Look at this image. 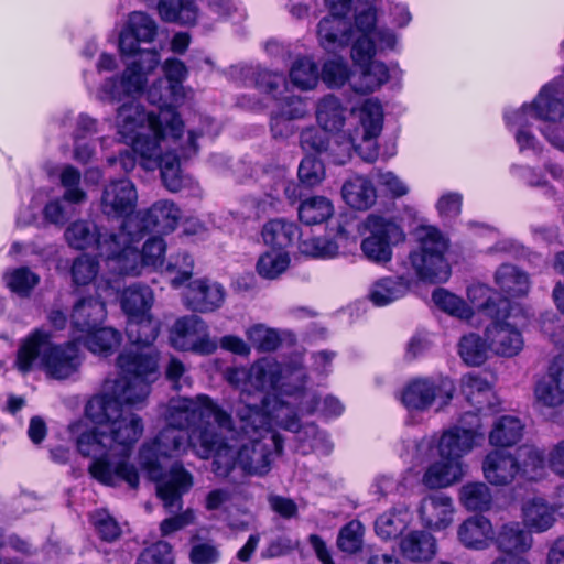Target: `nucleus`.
<instances>
[{
  "label": "nucleus",
  "instance_id": "obj_5",
  "mask_svg": "<svg viewBox=\"0 0 564 564\" xmlns=\"http://www.w3.org/2000/svg\"><path fill=\"white\" fill-rule=\"evenodd\" d=\"M15 364L23 373L41 367L52 378L66 379L78 370L80 360L76 343L53 345L48 332L35 329L20 346Z\"/></svg>",
  "mask_w": 564,
  "mask_h": 564
},
{
  "label": "nucleus",
  "instance_id": "obj_11",
  "mask_svg": "<svg viewBox=\"0 0 564 564\" xmlns=\"http://www.w3.org/2000/svg\"><path fill=\"white\" fill-rule=\"evenodd\" d=\"M364 236L360 250L364 257L376 264L386 265L392 259L393 247L405 240V234L392 218L369 214L362 221Z\"/></svg>",
  "mask_w": 564,
  "mask_h": 564
},
{
  "label": "nucleus",
  "instance_id": "obj_8",
  "mask_svg": "<svg viewBox=\"0 0 564 564\" xmlns=\"http://www.w3.org/2000/svg\"><path fill=\"white\" fill-rule=\"evenodd\" d=\"M564 79L557 77L551 83L544 85L536 98L531 105H523L521 109L508 111L505 113V120L508 126H518L516 133L517 143L520 150H536L535 137L528 131L529 111L533 112L534 118L556 122L564 118Z\"/></svg>",
  "mask_w": 564,
  "mask_h": 564
},
{
  "label": "nucleus",
  "instance_id": "obj_34",
  "mask_svg": "<svg viewBox=\"0 0 564 564\" xmlns=\"http://www.w3.org/2000/svg\"><path fill=\"white\" fill-rule=\"evenodd\" d=\"M106 315L104 301L94 296L83 297L74 305L72 324L82 333L90 332L102 324Z\"/></svg>",
  "mask_w": 564,
  "mask_h": 564
},
{
  "label": "nucleus",
  "instance_id": "obj_57",
  "mask_svg": "<svg viewBox=\"0 0 564 564\" xmlns=\"http://www.w3.org/2000/svg\"><path fill=\"white\" fill-rule=\"evenodd\" d=\"M156 169L161 171V178L170 192H178L185 185V177L181 174L180 162L175 154L165 153Z\"/></svg>",
  "mask_w": 564,
  "mask_h": 564
},
{
  "label": "nucleus",
  "instance_id": "obj_43",
  "mask_svg": "<svg viewBox=\"0 0 564 564\" xmlns=\"http://www.w3.org/2000/svg\"><path fill=\"white\" fill-rule=\"evenodd\" d=\"M460 390L466 400L474 405L477 411L492 406L490 402V398L494 394L491 386L481 376L475 372L464 375L460 379Z\"/></svg>",
  "mask_w": 564,
  "mask_h": 564
},
{
  "label": "nucleus",
  "instance_id": "obj_36",
  "mask_svg": "<svg viewBox=\"0 0 564 564\" xmlns=\"http://www.w3.org/2000/svg\"><path fill=\"white\" fill-rule=\"evenodd\" d=\"M341 195L350 207L358 210L370 208L377 199L372 182L360 175H355L344 183Z\"/></svg>",
  "mask_w": 564,
  "mask_h": 564
},
{
  "label": "nucleus",
  "instance_id": "obj_6",
  "mask_svg": "<svg viewBox=\"0 0 564 564\" xmlns=\"http://www.w3.org/2000/svg\"><path fill=\"white\" fill-rule=\"evenodd\" d=\"M485 297L484 302L476 304L479 311L492 319L486 327V340L489 348L497 355L514 357L523 348L522 334L506 319L511 315L513 305L509 299L491 291L486 285H478L468 290V297L475 302L476 296Z\"/></svg>",
  "mask_w": 564,
  "mask_h": 564
},
{
  "label": "nucleus",
  "instance_id": "obj_20",
  "mask_svg": "<svg viewBox=\"0 0 564 564\" xmlns=\"http://www.w3.org/2000/svg\"><path fill=\"white\" fill-rule=\"evenodd\" d=\"M181 219L180 208L171 200H159L150 208L139 212L133 219L123 223H133L132 230L143 238L144 234L153 231L166 235L173 231Z\"/></svg>",
  "mask_w": 564,
  "mask_h": 564
},
{
  "label": "nucleus",
  "instance_id": "obj_35",
  "mask_svg": "<svg viewBox=\"0 0 564 564\" xmlns=\"http://www.w3.org/2000/svg\"><path fill=\"white\" fill-rule=\"evenodd\" d=\"M106 437L105 427L100 425L82 432L76 440L78 453L85 458H117Z\"/></svg>",
  "mask_w": 564,
  "mask_h": 564
},
{
  "label": "nucleus",
  "instance_id": "obj_44",
  "mask_svg": "<svg viewBox=\"0 0 564 564\" xmlns=\"http://www.w3.org/2000/svg\"><path fill=\"white\" fill-rule=\"evenodd\" d=\"M495 281L506 299L523 296L529 291L528 274L512 264H501L496 271Z\"/></svg>",
  "mask_w": 564,
  "mask_h": 564
},
{
  "label": "nucleus",
  "instance_id": "obj_51",
  "mask_svg": "<svg viewBox=\"0 0 564 564\" xmlns=\"http://www.w3.org/2000/svg\"><path fill=\"white\" fill-rule=\"evenodd\" d=\"M359 66L362 70L359 83L354 84V89L362 95L375 91L390 78L389 69L382 62L371 59L369 63Z\"/></svg>",
  "mask_w": 564,
  "mask_h": 564
},
{
  "label": "nucleus",
  "instance_id": "obj_39",
  "mask_svg": "<svg viewBox=\"0 0 564 564\" xmlns=\"http://www.w3.org/2000/svg\"><path fill=\"white\" fill-rule=\"evenodd\" d=\"M409 290V279L404 276H386L372 284L369 299L375 305L384 306L405 296Z\"/></svg>",
  "mask_w": 564,
  "mask_h": 564
},
{
  "label": "nucleus",
  "instance_id": "obj_54",
  "mask_svg": "<svg viewBox=\"0 0 564 564\" xmlns=\"http://www.w3.org/2000/svg\"><path fill=\"white\" fill-rule=\"evenodd\" d=\"M488 348L489 344L474 333L463 336L459 341V355L469 366L482 365L487 359Z\"/></svg>",
  "mask_w": 564,
  "mask_h": 564
},
{
  "label": "nucleus",
  "instance_id": "obj_27",
  "mask_svg": "<svg viewBox=\"0 0 564 564\" xmlns=\"http://www.w3.org/2000/svg\"><path fill=\"white\" fill-rule=\"evenodd\" d=\"M225 294V290L219 283L198 279L187 285L185 304L194 312H214L224 303Z\"/></svg>",
  "mask_w": 564,
  "mask_h": 564
},
{
  "label": "nucleus",
  "instance_id": "obj_32",
  "mask_svg": "<svg viewBox=\"0 0 564 564\" xmlns=\"http://www.w3.org/2000/svg\"><path fill=\"white\" fill-rule=\"evenodd\" d=\"M457 538L467 549L484 550L494 539V528L489 519L476 514L464 520L457 528Z\"/></svg>",
  "mask_w": 564,
  "mask_h": 564
},
{
  "label": "nucleus",
  "instance_id": "obj_25",
  "mask_svg": "<svg viewBox=\"0 0 564 564\" xmlns=\"http://www.w3.org/2000/svg\"><path fill=\"white\" fill-rule=\"evenodd\" d=\"M534 397L547 408L564 403V354L553 358L546 375L535 384Z\"/></svg>",
  "mask_w": 564,
  "mask_h": 564
},
{
  "label": "nucleus",
  "instance_id": "obj_16",
  "mask_svg": "<svg viewBox=\"0 0 564 564\" xmlns=\"http://www.w3.org/2000/svg\"><path fill=\"white\" fill-rule=\"evenodd\" d=\"M133 223H122L117 234L113 236L115 246L111 254H102L106 261L111 265V270L121 275H138L141 268L144 267L140 251L135 243L142 237L132 230Z\"/></svg>",
  "mask_w": 564,
  "mask_h": 564
},
{
  "label": "nucleus",
  "instance_id": "obj_52",
  "mask_svg": "<svg viewBox=\"0 0 564 564\" xmlns=\"http://www.w3.org/2000/svg\"><path fill=\"white\" fill-rule=\"evenodd\" d=\"M290 78L294 86L302 90L314 88L319 79V70L310 57L297 58L291 69Z\"/></svg>",
  "mask_w": 564,
  "mask_h": 564
},
{
  "label": "nucleus",
  "instance_id": "obj_48",
  "mask_svg": "<svg viewBox=\"0 0 564 564\" xmlns=\"http://www.w3.org/2000/svg\"><path fill=\"white\" fill-rule=\"evenodd\" d=\"M297 213L303 224L312 226L328 220L334 214V206L325 196H312L301 202Z\"/></svg>",
  "mask_w": 564,
  "mask_h": 564
},
{
  "label": "nucleus",
  "instance_id": "obj_14",
  "mask_svg": "<svg viewBox=\"0 0 564 564\" xmlns=\"http://www.w3.org/2000/svg\"><path fill=\"white\" fill-rule=\"evenodd\" d=\"M549 468L564 478V460H482V473L492 486H506L517 475L528 480H538Z\"/></svg>",
  "mask_w": 564,
  "mask_h": 564
},
{
  "label": "nucleus",
  "instance_id": "obj_1",
  "mask_svg": "<svg viewBox=\"0 0 564 564\" xmlns=\"http://www.w3.org/2000/svg\"><path fill=\"white\" fill-rule=\"evenodd\" d=\"M122 376L106 380L102 393L93 397L85 406L86 416L105 427L117 458H129L130 452L143 433L139 415L124 406L144 404L150 386L156 380V359L143 354H123L117 358Z\"/></svg>",
  "mask_w": 564,
  "mask_h": 564
},
{
  "label": "nucleus",
  "instance_id": "obj_46",
  "mask_svg": "<svg viewBox=\"0 0 564 564\" xmlns=\"http://www.w3.org/2000/svg\"><path fill=\"white\" fill-rule=\"evenodd\" d=\"M280 378V366L268 358L257 360L249 368V388L259 392H263L267 389H274Z\"/></svg>",
  "mask_w": 564,
  "mask_h": 564
},
{
  "label": "nucleus",
  "instance_id": "obj_17",
  "mask_svg": "<svg viewBox=\"0 0 564 564\" xmlns=\"http://www.w3.org/2000/svg\"><path fill=\"white\" fill-rule=\"evenodd\" d=\"M454 391V383L447 378L416 379L404 388L402 403L409 410L424 411L437 399L441 400V405L447 404Z\"/></svg>",
  "mask_w": 564,
  "mask_h": 564
},
{
  "label": "nucleus",
  "instance_id": "obj_53",
  "mask_svg": "<svg viewBox=\"0 0 564 564\" xmlns=\"http://www.w3.org/2000/svg\"><path fill=\"white\" fill-rule=\"evenodd\" d=\"M289 264L288 252L272 249L260 256L257 262V272L264 279L273 280L281 275Z\"/></svg>",
  "mask_w": 564,
  "mask_h": 564
},
{
  "label": "nucleus",
  "instance_id": "obj_41",
  "mask_svg": "<svg viewBox=\"0 0 564 564\" xmlns=\"http://www.w3.org/2000/svg\"><path fill=\"white\" fill-rule=\"evenodd\" d=\"M346 108L340 99L333 94L324 96L316 106V119L325 131H339L346 120Z\"/></svg>",
  "mask_w": 564,
  "mask_h": 564
},
{
  "label": "nucleus",
  "instance_id": "obj_7",
  "mask_svg": "<svg viewBox=\"0 0 564 564\" xmlns=\"http://www.w3.org/2000/svg\"><path fill=\"white\" fill-rule=\"evenodd\" d=\"M462 421L469 426L455 425L441 435L432 434L420 441L404 442L405 452L402 455L416 458H463L477 444V437L482 438V433L478 432L480 424L477 413L466 412Z\"/></svg>",
  "mask_w": 564,
  "mask_h": 564
},
{
  "label": "nucleus",
  "instance_id": "obj_22",
  "mask_svg": "<svg viewBox=\"0 0 564 564\" xmlns=\"http://www.w3.org/2000/svg\"><path fill=\"white\" fill-rule=\"evenodd\" d=\"M158 34V25L153 18L140 11L129 15L126 28L119 37V50L124 56L138 55L141 42L150 43Z\"/></svg>",
  "mask_w": 564,
  "mask_h": 564
},
{
  "label": "nucleus",
  "instance_id": "obj_4",
  "mask_svg": "<svg viewBox=\"0 0 564 564\" xmlns=\"http://www.w3.org/2000/svg\"><path fill=\"white\" fill-rule=\"evenodd\" d=\"M187 448L198 458H238L227 438L216 431L215 425L187 433L167 425L139 452V458H172L186 454Z\"/></svg>",
  "mask_w": 564,
  "mask_h": 564
},
{
  "label": "nucleus",
  "instance_id": "obj_18",
  "mask_svg": "<svg viewBox=\"0 0 564 564\" xmlns=\"http://www.w3.org/2000/svg\"><path fill=\"white\" fill-rule=\"evenodd\" d=\"M175 121L171 111H163L161 116L155 112H147L144 107L137 100L122 104L117 110V128L122 141L133 139V135L147 128L158 129L163 121Z\"/></svg>",
  "mask_w": 564,
  "mask_h": 564
},
{
  "label": "nucleus",
  "instance_id": "obj_56",
  "mask_svg": "<svg viewBox=\"0 0 564 564\" xmlns=\"http://www.w3.org/2000/svg\"><path fill=\"white\" fill-rule=\"evenodd\" d=\"M90 521L101 541L113 543L120 539L122 529L119 522L107 510H96L91 514Z\"/></svg>",
  "mask_w": 564,
  "mask_h": 564
},
{
  "label": "nucleus",
  "instance_id": "obj_9",
  "mask_svg": "<svg viewBox=\"0 0 564 564\" xmlns=\"http://www.w3.org/2000/svg\"><path fill=\"white\" fill-rule=\"evenodd\" d=\"M169 425L186 431L192 429H205L215 425L216 431L223 435V431L236 432L231 414L219 408L209 397L202 394L196 400H171L167 413Z\"/></svg>",
  "mask_w": 564,
  "mask_h": 564
},
{
  "label": "nucleus",
  "instance_id": "obj_33",
  "mask_svg": "<svg viewBox=\"0 0 564 564\" xmlns=\"http://www.w3.org/2000/svg\"><path fill=\"white\" fill-rule=\"evenodd\" d=\"M464 475L462 460H434L425 469L422 484L429 489L446 488L460 481Z\"/></svg>",
  "mask_w": 564,
  "mask_h": 564
},
{
  "label": "nucleus",
  "instance_id": "obj_59",
  "mask_svg": "<svg viewBox=\"0 0 564 564\" xmlns=\"http://www.w3.org/2000/svg\"><path fill=\"white\" fill-rule=\"evenodd\" d=\"M432 300L438 308L453 316L468 318L470 315L466 302L445 289H436L432 293Z\"/></svg>",
  "mask_w": 564,
  "mask_h": 564
},
{
  "label": "nucleus",
  "instance_id": "obj_64",
  "mask_svg": "<svg viewBox=\"0 0 564 564\" xmlns=\"http://www.w3.org/2000/svg\"><path fill=\"white\" fill-rule=\"evenodd\" d=\"M173 562L171 544L166 541H159L140 553L137 564H173Z\"/></svg>",
  "mask_w": 564,
  "mask_h": 564
},
{
  "label": "nucleus",
  "instance_id": "obj_45",
  "mask_svg": "<svg viewBox=\"0 0 564 564\" xmlns=\"http://www.w3.org/2000/svg\"><path fill=\"white\" fill-rule=\"evenodd\" d=\"M523 521L524 524L534 532H545L553 527L555 523L554 513L556 510L553 505H547L541 498H534L528 501L523 508Z\"/></svg>",
  "mask_w": 564,
  "mask_h": 564
},
{
  "label": "nucleus",
  "instance_id": "obj_10",
  "mask_svg": "<svg viewBox=\"0 0 564 564\" xmlns=\"http://www.w3.org/2000/svg\"><path fill=\"white\" fill-rule=\"evenodd\" d=\"M419 249L409 254L416 275L422 281L442 283L448 280L451 267L445 258L448 241L435 227L422 226L416 230Z\"/></svg>",
  "mask_w": 564,
  "mask_h": 564
},
{
  "label": "nucleus",
  "instance_id": "obj_13",
  "mask_svg": "<svg viewBox=\"0 0 564 564\" xmlns=\"http://www.w3.org/2000/svg\"><path fill=\"white\" fill-rule=\"evenodd\" d=\"M133 56L135 59L127 65L120 78L111 77L102 84V91L111 100L119 101L123 96L141 95L148 83V75L160 63V55L155 50H143Z\"/></svg>",
  "mask_w": 564,
  "mask_h": 564
},
{
  "label": "nucleus",
  "instance_id": "obj_3",
  "mask_svg": "<svg viewBox=\"0 0 564 564\" xmlns=\"http://www.w3.org/2000/svg\"><path fill=\"white\" fill-rule=\"evenodd\" d=\"M140 470L155 484L156 497L169 513L182 510L183 496L193 488L194 477L181 460L167 469L161 460H91L88 467L90 476L100 484L116 487L124 482L130 489L139 488Z\"/></svg>",
  "mask_w": 564,
  "mask_h": 564
},
{
  "label": "nucleus",
  "instance_id": "obj_23",
  "mask_svg": "<svg viewBox=\"0 0 564 564\" xmlns=\"http://www.w3.org/2000/svg\"><path fill=\"white\" fill-rule=\"evenodd\" d=\"M147 98L150 104L158 107L159 112L155 116H161L163 111H171L174 115L175 121H163V123L167 124L174 140L180 139L183 134L184 123L176 107L183 101L184 91L172 89L169 80L158 79L148 89Z\"/></svg>",
  "mask_w": 564,
  "mask_h": 564
},
{
  "label": "nucleus",
  "instance_id": "obj_30",
  "mask_svg": "<svg viewBox=\"0 0 564 564\" xmlns=\"http://www.w3.org/2000/svg\"><path fill=\"white\" fill-rule=\"evenodd\" d=\"M212 470L231 484H242L249 476L267 475L271 460H213Z\"/></svg>",
  "mask_w": 564,
  "mask_h": 564
},
{
  "label": "nucleus",
  "instance_id": "obj_15",
  "mask_svg": "<svg viewBox=\"0 0 564 564\" xmlns=\"http://www.w3.org/2000/svg\"><path fill=\"white\" fill-rule=\"evenodd\" d=\"M171 345L182 351L210 355L217 349V341L212 339L207 324L197 315L177 318L170 330Z\"/></svg>",
  "mask_w": 564,
  "mask_h": 564
},
{
  "label": "nucleus",
  "instance_id": "obj_55",
  "mask_svg": "<svg viewBox=\"0 0 564 564\" xmlns=\"http://www.w3.org/2000/svg\"><path fill=\"white\" fill-rule=\"evenodd\" d=\"M365 527L359 520H351L338 532L336 544L347 554L359 552L364 543Z\"/></svg>",
  "mask_w": 564,
  "mask_h": 564
},
{
  "label": "nucleus",
  "instance_id": "obj_40",
  "mask_svg": "<svg viewBox=\"0 0 564 564\" xmlns=\"http://www.w3.org/2000/svg\"><path fill=\"white\" fill-rule=\"evenodd\" d=\"M153 301L154 296L150 286L133 283L123 291L121 307L129 318L144 316L149 315Z\"/></svg>",
  "mask_w": 564,
  "mask_h": 564
},
{
  "label": "nucleus",
  "instance_id": "obj_58",
  "mask_svg": "<svg viewBox=\"0 0 564 564\" xmlns=\"http://www.w3.org/2000/svg\"><path fill=\"white\" fill-rule=\"evenodd\" d=\"M406 528V521L400 513L395 512H386L375 521L377 535L386 541L399 538Z\"/></svg>",
  "mask_w": 564,
  "mask_h": 564
},
{
  "label": "nucleus",
  "instance_id": "obj_26",
  "mask_svg": "<svg viewBox=\"0 0 564 564\" xmlns=\"http://www.w3.org/2000/svg\"><path fill=\"white\" fill-rule=\"evenodd\" d=\"M160 332L159 322L153 319L150 315L129 318L126 333L131 345L134 348L126 349L123 354H143L154 356L156 359V376L159 375V354L154 349L143 350L150 347L158 338Z\"/></svg>",
  "mask_w": 564,
  "mask_h": 564
},
{
  "label": "nucleus",
  "instance_id": "obj_49",
  "mask_svg": "<svg viewBox=\"0 0 564 564\" xmlns=\"http://www.w3.org/2000/svg\"><path fill=\"white\" fill-rule=\"evenodd\" d=\"M459 501L469 511H487L492 505V495L485 482H467L459 489Z\"/></svg>",
  "mask_w": 564,
  "mask_h": 564
},
{
  "label": "nucleus",
  "instance_id": "obj_37",
  "mask_svg": "<svg viewBox=\"0 0 564 564\" xmlns=\"http://www.w3.org/2000/svg\"><path fill=\"white\" fill-rule=\"evenodd\" d=\"M301 236L297 225L283 218L268 221L262 229L264 242L279 251L291 247Z\"/></svg>",
  "mask_w": 564,
  "mask_h": 564
},
{
  "label": "nucleus",
  "instance_id": "obj_24",
  "mask_svg": "<svg viewBox=\"0 0 564 564\" xmlns=\"http://www.w3.org/2000/svg\"><path fill=\"white\" fill-rule=\"evenodd\" d=\"M166 138L174 139L170 133L167 124L160 123L158 129L147 128L133 135V139L123 142L132 145L133 152H137L143 160L142 165L144 169L155 170L156 165H160V161L165 156L161 142Z\"/></svg>",
  "mask_w": 564,
  "mask_h": 564
},
{
  "label": "nucleus",
  "instance_id": "obj_38",
  "mask_svg": "<svg viewBox=\"0 0 564 564\" xmlns=\"http://www.w3.org/2000/svg\"><path fill=\"white\" fill-rule=\"evenodd\" d=\"M497 547L507 554L524 553L532 546V536L519 522L503 524L496 539Z\"/></svg>",
  "mask_w": 564,
  "mask_h": 564
},
{
  "label": "nucleus",
  "instance_id": "obj_29",
  "mask_svg": "<svg viewBox=\"0 0 564 564\" xmlns=\"http://www.w3.org/2000/svg\"><path fill=\"white\" fill-rule=\"evenodd\" d=\"M454 511L453 499L443 492L431 494L423 498L419 509L423 525L435 531L449 527Z\"/></svg>",
  "mask_w": 564,
  "mask_h": 564
},
{
  "label": "nucleus",
  "instance_id": "obj_12",
  "mask_svg": "<svg viewBox=\"0 0 564 564\" xmlns=\"http://www.w3.org/2000/svg\"><path fill=\"white\" fill-rule=\"evenodd\" d=\"M360 126L356 129L357 135H360L361 143H357L356 138L350 137L343 144L335 142L341 148V154L333 158L335 164H345L350 158L351 150L358 152L360 158L372 163L378 158L377 138L381 133L383 124V110L381 105L375 100H367L360 109Z\"/></svg>",
  "mask_w": 564,
  "mask_h": 564
},
{
  "label": "nucleus",
  "instance_id": "obj_21",
  "mask_svg": "<svg viewBox=\"0 0 564 564\" xmlns=\"http://www.w3.org/2000/svg\"><path fill=\"white\" fill-rule=\"evenodd\" d=\"M138 194L133 183L120 178L108 183L101 195L100 208L108 218H126L134 212Z\"/></svg>",
  "mask_w": 564,
  "mask_h": 564
},
{
  "label": "nucleus",
  "instance_id": "obj_31",
  "mask_svg": "<svg viewBox=\"0 0 564 564\" xmlns=\"http://www.w3.org/2000/svg\"><path fill=\"white\" fill-rule=\"evenodd\" d=\"M402 556L412 563H427L437 553V541L424 530L412 531L400 540Z\"/></svg>",
  "mask_w": 564,
  "mask_h": 564
},
{
  "label": "nucleus",
  "instance_id": "obj_60",
  "mask_svg": "<svg viewBox=\"0 0 564 564\" xmlns=\"http://www.w3.org/2000/svg\"><path fill=\"white\" fill-rule=\"evenodd\" d=\"M302 253L313 258H333L338 253L337 242L328 237H312L300 241Z\"/></svg>",
  "mask_w": 564,
  "mask_h": 564
},
{
  "label": "nucleus",
  "instance_id": "obj_47",
  "mask_svg": "<svg viewBox=\"0 0 564 564\" xmlns=\"http://www.w3.org/2000/svg\"><path fill=\"white\" fill-rule=\"evenodd\" d=\"M523 424L512 415L501 416L489 434V442L496 447H510L516 445L523 433Z\"/></svg>",
  "mask_w": 564,
  "mask_h": 564
},
{
  "label": "nucleus",
  "instance_id": "obj_28",
  "mask_svg": "<svg viewBox=\"0 0 564 564\" xmlns=\"http://www.w3.org/2000/svg\"><path fill=\"white\" fill-rule=\"evenodd\" d=\"M317 35L321 46L329 53H335L352 41L354 30L346 15L329 13L319 21Z\"/></svg>",
  "mask_w": 564,
  "mask_h": 564
},
{
  "label": "nucleus",
  "instance_id": "obj_62",
  "mask_svg": "<svg viewBox=\"0 0 564 564\" xmlns=\"http://www.w3.org/2000/svg\"><path fill=\"white\" fill-rule=\"evenodd\" d=\"M188 557L192 564H215L220 558V552L213 541L194 535L191 539Z\"/></svg>",
  "mask_w": 564,
  "mask_h": 564
},
{
  "label": "nucleus",
  "instance_id": "obj_63",
  "mask_svg": "<svg viewBox=\"0 0 564 564\" xmlns=\"http://www.w3.org/2000/svg\"><path fill=\"white\" fill-rule=\"evenodd\" d=\"M165 271L176 273L171 280L173 288H180L192 278L194 269L193 257L188 252H181L175 257L171 256L165 264Z\"/></svg>",
  "mask_w": 564,
  "mask_h": 564
},
{
  "label": "nucleus",
  "instance_id": "obj_61",
  "mask_svg": "<svg viewBox=\"0 0 564 564\" xmlns=\"http://www.w3.org/2000/svg\"><path fill=\"white\" fill-rule=\"evenodd\" d=\"M80 172L73 165H66L61 173V184L65 188L63 199L72 204L86 200V193L79 187Z\"/></svg>",
  "mask_w": 564,
  "mask_h": 564
},
{
  "label": "nucleus",
  "instance_id": "obj_2",
  "mask_svg": "<svg viewBox=\"0 0 564 564\" xmlns=\"http://www.w3.org/2000/svg\"><path fill=\"white\" fill-rule=\"evenodd\" d=\"M226 381L240 389V398L234 405V426L248 438L238 451V458H272L283 454V440L272 431L276 424L291 432H299L301 424L296 414L276 397L261 395L259 403H251L249 368L228 367Z\"/></svg>",
  "mask_w": 564,
  "mask_h": 564
},
{
  "label": "nucleus",
  "instance_id": "obj_50",
  "mask_svg": "<svg viewBox=\"0 0 564 564\" xmlns=\"http://www.w3.org/2000/svg\"><path fill=\"white\" fill-rule=\"evenodd\" d=\"M121 335L111 327L99 326L90 332H86L84 345L94 354H112L120 345Z\"/></svg>",
  "mask_w": 564,
  "mask_h": 564
},
{
  "label": "nucleus",
  "instance_id": "obj_19",
  "mask_svg": "<svg viewBox=\"0 0 564 564\" xmlns=\"http://www.w3.org/2000/svg\"><path fill=\"white\" fill-rule=\"evenodd\" d=\"M117 231L98 226L90 220L73 221L65 230V239L70 248L77 250H94L99 257L111 254L115 246L113 236Z\"/></svg>",
  "mask_w": 564,
  "mask_h": 564
},
{
  "label": "nucleus",
  "instance_id": "obj_42",
  "mask_svg": "<svg viewBox=\"0 0 564 564\" xmlns=\"http://www.w3.org/2000/svg\"><path fill=\"white\" fill-rule=\"evenodd\" d=\"M158 11L163 21L182 25H194L198 18L194 0H160Z\"/></svg>",
  "mask_w": 564,
  "mask_h": 564
}]
</instances>
